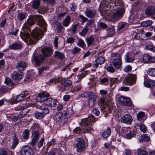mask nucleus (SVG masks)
Returning a JSON list of instances; mask_svg holds the SVG:
<instances>
[{
    "label": "nucleus",
    "mask_w": 155,
    "mask_h": 155,
    "mask_svg": "<svg viewBox=\"0 0 155 155\" xmlns=\"http://www.w3.org/2000/svg\"><path fill=\"white\" fill-rule=\"evenodd\" d=\"M46 26L41 16H29L23 26L24 31L21 35L25 38L30 44H34L37 40L43 37V30L46 31Z\"/></svg>",
    "instance_id": "nucleus-1"
},
{
    "label": "nucleus",
    "mask_w": 155,
    "mask_h": 155,
    "mask_svg": "<svg viewBox=\"0 0 155 155\" xmlns=\"http://www.w3.org/2000/svg\"><path fill=\"white\" fill-rule=\"evenodd\" d=\"M97 120V119H95L94 116L92 115H89L87 118L82 119L81 124L84 127L82 128L76 127L74 130V132L76 134L91 133L93 130L91 123L95 122Z\"/></svg>",
    "instance_id": "nucleus-2"
},
{
    "label": "nucleus",
    "mask_w": 155,
    "mask_h": 155,
    "mask_svg": "<svg viewBox=\"0 0 155 155\" xmlns=\"http://www.w3.org/2000/svg\"><path fill=\"white\" fill-rule=\"evenodd\" d=\"M57 100L51 98H48L45 103L40 105H37V108L41 109L45 114H48L49 112L48 107H54L56 106Z\"/></svg>",
    "instance_id": "nucleus-3"
},
{
    "label": "nucleus",
    "mask_w": 155,
    "mask_h": 155,
    "mask_svg": "<svg viewBox=\"0 0 155 155\" xmlns=\"http://www.w3.org/2000/svg\"><path fill=\"white\" fill-rule=\"evenodd\" d=\"M137 77L135 74H130L127 76L124 81L126 85H132L136 83Z\"/></svg>",
    "instance_id": "nucleus-4"
},
{
    "label": "nucleus",
    "mask_w": 155,
    "mask_h": 155,
    "mask_svg": "<svg viewBox=\"0 0 155 155\" xmlns=\"http://www.w3.org/2000/svg\"><path fill=\"white\" fill-rule=\"evenodd\" d=\"M124 12V9L122 7L121 8L117 10L113 15H109L108 17L111 20H118L122 17Z\"/></svg>",
    "instance_id": "nucleus-5"
},
{
    "label": "nucleus",
    "mask_w": 155,
    "mask_h": 155,
    "mask_svg": "<svg viewBox=\"0 0 155 155\" xmlns=\"http://www.w3.org/2000/svg\"><path fill=\"white\" fill-rule=\"evenodd\" d=\"M77 143L76 144L77 151L81 152L83 151L85 148L84 140L81 138H79L77 140Z\"/></svg>",
    "instance_id": "nucleus-6"
},
{
    "label": "nucleus",
    "mask_w": 155,
    "mask_h": 155,
    "mask_svg": "<svg viewBox=\"0 0 155 155\" xmlns=\"http://www.w3.org/2000/svg\"><path fill=\"white\" fill-rule=\"evenodd\" d=\"M20 153L21 155H33L32 149L27 145L22 147Z\"/></svg>",
    "instance_id": "nucleus-7"
},
{
    "label": "nucleus",
    "mask_w": 155,
    "mask_h": 155,
    "mask_svg": "<svg viewBox=\"0 0 155 155\" xmlns=\"http://www.w3.org/2000/svg\"><path fill=\"white\" fill-rule=\"evenodd\" d=\"M48 93L46 92H43L41 94H38L36 97L37 101L40 102H43L47 101L48 97H49Z\"/></svg>",
    "instance_id": "nucleus-8"
},
{
    "label": "nucleus",
    "mask_w": 155,
    "mask_h": 155,
    "mask_svg": "<svg viewBox=\"0 0 155 155\" xmlns=\"http://www.w3.org/2000/svg\"><path fill=\"white\" fill-rule=\"evenodd\" d=\"M119 102L120 104L124 106H130L132 104V103L130 99L124 96H121L120 97Z\"/></svg>",
    "instance_id": "nucleus-9"
},
{
    "label": "nucleus",
    "mask_w": 155,
    "mask_h": 155,
    "mask_svg": "<svg viewBox=\"0 0 155 155\" xmlns=\"http://www.w3.org/2000/svg\"><path fill=\"white\" fill-rule=\"evenodd\" d=\"M125 61L126 62L131 63L135 59L134 54L133 52H128L124 57Z\"/></svg>",
    "instance_id": "nucleus-10"
},
{
    "label": "nucleus",
    "mask_w": 155,
    "mask_h": 155,
    "mask_svg": "<svg viewBox=\"0 0 155 155\" xmlns=\"http://www.w3.org/2000/svg\"><path fill=\"white\" fill-rule=\"evenodd\" d=\"M61 82V85L60 86L61 89L62 90L64 91L66 90V87H69L72 84L71 81L70 80H63L62 78Z\"/></svg>",
    "instance_id": "nucleus-11"
},
{
    "label": "nucleus",
    "mask_w": 155,
    "mask_h": 155,
    "mask_svg": "<svg viewBox=\"0 0 155 155\" xmlns=\"http://www.w3.org/2000/svg\"><path fill=\"white\" fill-rule=\"evenodd\" d=\"M41 52L44 57H46L50 56L52 54L53 50L51 47L46 46L42 48Z\"/></svg>",
    "instance_id": "nucleus-12"
},
{
    "label": "nucleus",
    "mask_w": 155,
    "mask_h": 155,
    "mask_svg": "<svg viewBox=\"0 0 155 155\" xmlns=\"http://www.w3.org/2000/svg\"><path fill=\"white\" fill-rule=\"evenodd\" d=\"M133 119L129 114H125L121 117V121L127 124H131Z\"/></svg>",
    "instance_id": "nucleus-13"
},
{
    "label": "nucleus",
    "mask_w": 155,
    "mask_h": 155,
    "mask_svg": "<svg viewBox=\"0 0 155 155\" xmlns=\"http://www.w3.org/2000/svg\"><path fill=\"white\" fill-rule=\"evenodd\" d=\"M45 57L42 54H40L37 56H34L33 60L37 65H39L44 61Z\"/></svg>",
    "instance_id": "nucleus-14"
},
{
    "label": "nucleus",
    "mask_w": 155,
    "mask_h": 155,
    "mask_svg": "<svg viewBox=\"0 0 155 155\" xmlns=\"http://www.w3.org/2000/svg\"><path fill=\"white\" fill-rule=\"evenodd\" d=\"M97 10L96 9H86L85 12V15L89 18H94L96 15Z\"/></svg>",
    "instance_id": "nucleus-15"
},
{
    "label": "nucleus",
    "mask_w": 155,
    "mask_h": 155,
    "mask_svg": "<svg viewBox=\"0 0 155 155\" xmlns=\"http://www.w3.org/2000/svg\"><path fill=\"white\" fill-rule=\"evenodd\" d=\"M35 104L34 103H28L24 105L23 106H20L16 108V110H21L24 111V112H26V114L29 112V111L28 110H24L26 108L28 107H33L35 106Z\"/></svg>",
    "instance_id": "nucleus-16"
},
{
    "label": "nucleus",
    "mask_w": 155,
    "mask_h": 155,
    "mask_svg": "<svg viewBox=\"0 0 155 155\" xmlns=\"http://www.w3.org/2000/svg\"><path fill=\"white\" fill-rule=\"evenodd\" d=\"M39 136L38 131H35L32 133V141L30 143L32 145L34 146L37 143L39 140Z\"/></svg>",
    "instance_id": "nucleus-17"
},
{
    "label": "nucleus",
    "mask_w": 155,
    "mask_h": 155,
    "mask_svg": "<svg viewBox=\"0 0 155 155\" xmlns=\"http://www.w3.org/2000/svg\"><path fill=\"white\" fill-rule=\"evenodd\" d=\"M23 73L21 72H14L12 75V77L13 79L20 80L23 78Z\"/></svg>",
    "instance_id": "nucleus-18"
},
{
    "label": "nucleus",
    "mask_w": 155,
    "mask_h": 155,
    "mask_svg": "<svg viewBox=\"0 0 155 155\" xmlns=\"http://www.w3.org/2000/svg\"><path fill=\"white\" fill-rule=\"evenodd\" d=\"M144 84L146 87H150L154 86L155 83L151 79L145 78L144 79Z\"/></svg>",
    "instance_id": "nucleus-19"
},
{
    "label": "nucleus",
    "mask_w": 155,
    "mask_h": 155,
    "mask_svg": "<svg viewBox=\"0 0 155 155\" xmlns=\"http://www.w3.org/2000/svg\"><path fill=\"white\" fill-rule=\"evenodd\" d=\"M28 66V64L23 61L19 62L17 65L16 68L19 71H23Z\"/></svg>",
    "instance_id": "nucleus-20"
},
{
    "label": "nucleus",
    "mask_w": 155,
    "mask_h": 155,
    "mask_svg": "<svg viewBox=\"0 0 155 155\" xmlns=\"http://www.w3.org/2000/svg\"><path fill=\"white\" fill-rule=\"evenodd\" d=\"M143 60L145 63L154 62H155V58L152 57L147 54L144 55L143 57Z\"/></svg>",
    "instance_id": "nucleus-21"
},
{
    "label": "nucleus",
    "mask_w": 155,
    "mask_h": 155,
    "mask_svg": "<svg viewBox=\"0 0 155 155\" xmlns=\"http://www.w3.org/2000/svg\"><path fill=\"white\" fill-rule=\"evenodd\" d=\"M22 48L21 44L20 43H14L9 46L10 49L15 50L20 49Z\"/></svg>",
    "instance_id": "nucleus-22"
},
{
    "label": "nucleus",
    "mask_w": 155,
    "mask_h": 155,
    "mask_svg": "<svg viewBox=\"0 0 155 155\" xmlns=\"http://www.w3.org/2000/svg\"><path fill=\"white\" fill-rule=\"evenodd\" d=\"M145 14L148 15L155 14V7L152 6L148 7L145 10Z\"/></svg>",
    "instance_id": "nucleus-23"
},
{
    "label": "nucleus",
    "mask_w": 155,
    "mask_h": 155,
    "mask_svg": "<svg viewBox=\"0 0 155 155\" xmlns=\"http://www.w3.org/2000/svg\"><path fill=\"white\" fill-rule=\"evenodd\" d=\"M121 59L115 58L113 61L112 63L114 67L117 69L120 68L122 64Z\"/></svg>",
    "instance_id": "nucleus-24"
},
{
    "label": "nucleus",
    "mask_w": 155,
    "mask_h": 155,
    "mask_svg": "<svg viewBox=\"0 0 155 155\" xmlns=\"http://www.w3.org/2000/svg\"><path fill=\"white\" fill-rule=\"evenodd\" d=\"M19 142V140L14 135L12 140V144L10 146V148L12 149H14L18 145Z\"/></svg>",
    "instance_id": "nucleus-25"
},
{
    "label": "nucleus",
    "mask_w": 155,
    "mask_h": 155,
    "mask_svg": "<svg viewBox=\"0 0 155 155\" xmlns=\"http://www.w3.org/2000/svg\"><path fill=\"white\" fill-rule=\"evenodd\" d=\"M150 137L147 134L141 135L138 137V140L139 142L143 141H148L150 140Z\"/></svg>",
    "instance_id": "nucleus-26"
},
{
    "label": "nucleus",
    "mask_w": 155,
    "mask_h": 155,
    "mask_svg": "<svg viewBox=\"0 0 155 155\" xmlns=\"http://www.w3.org/2000/svg\"><path fill=\"white\" fill-rule=\"evenodd\" d=\"M86 42L88 47L91 45L93 44L94 41V38L92 36H91L86 39Z\"/></svg>",
    "instance_id": "nucleus-27"
},
{
    "label": "nucleus",
    "mask_w": 155,
    "mask_h": 155,
    "mask_svg": "<svg viewBox=\"0 0 155 155\" xmlns=\"http://www.w3.org/2000/svg\"><path fill=\"white\" fill-rule=\"evenodd\" d=\"M71 17L70 16H68L66 17L63 21V25L65 27L68 26L70 22Z\"/></svg>",
    "instance_id": "nucleus-28"
},
{
    "label": "nucleus",
    "mask_w": 155,
    "mask_h": 155,
    "mask_svg": "<svg viewBox=\"0 0 155 155\" xmlns=\"http://www.w3.org/2000/svg\"><path fill=\"white\" fill-rule=\"evenodd\" d=\"M30 131L28 129H25L23 131L22 137L24 139L28 140L29 138Z\"/></svg>",
    "instance_id": "nucleus-29"
},
{
    "label": "nucleus",
    "mask_w": 155,
    "mask_h": 155,
    "mask_svg": "<svg viewBox=\"0 0 155 155\" xmlns=\"http://www.w3.org/2000/svg\"><path fill=\"white\" fill-rule=\"evenodd\" d=\"M111 130L109 127H107V130L104 131L102 133V136L104 138L108 137L110 135Z\"/></svg>",
    "instance_id": "nucleus-30"
},
{
    "label": "nucleus",
    "mask_w": 155,
    "mask_h": 155,
    "mask_svg": "<svg viewBox=\"0 0 155 155\" xmlns=\"http://www.w3.org/2000/svg\"><path fill=\"white\" fill-rule=\"evenodd\" d=\"M74 112L72 108H69L67 111L64 113V115L68 118L70 117L73 114Z\"/></svg>",
    "instance_id": "nucleus-31"
},
{
    "label": "nucleus",
    "mask_w": 155,
    "mask_h": 155,
    "mask_svg": "<svg viewBox=\"0 0 155 155\" xmlns=\"http://www.w3.org/2000/svg\"><path fill=\"white\" fill-rule=\"evenodd\" d=\"M107 35L109 37H111L115 33L114 26L108 28L107 30Z\"/></svg>",
    "instance_id": "nucleus-32"
},
{
    "label": "nucleus",
    "mask_w": 155,
    "mask_h": 155,
    "mask_svg": "<svg viewBox=\"0 0 155 155\" xmlns=\"http://www.w3.org/2000/svg\"><path fill=\"white\" fill-rule=\"evenodd\" d=\"M136 135V132L132 130L129 132L126 135V137L128 139H131Z\"/></svg>",
    "instance_id": "nucleus-33"
},
{
    "label": "nucleus",
    "mask_w": 155,
    "mask_h": 155,
    "mask_svg": "<svg viewBox=\"0 0 155 155\" xmlns=\"http://www.w3.org/2000/svg\"><path fill=\"white\" fill-rule=\"evenodd\" d=\"M40 127L39 125L36 123H34L33 125L31 127L30 129L32 130V133H34L35 131H38V130H39Z\"/></svg>",
    "instance_id": "nucleus-34"
},
{
    "label": "nucleus",
    "mask_w": 155,
    "mask_h": 155,
    "mask_svg": "<svg viewBox=\"0 0 155 155\" xmlns=\"http://www.w3.org/2000/svg\"><path fill=\"white\" fill-rule=\"evenodd\" d=\"M40 1L39 0H34L32 3V7L34 9H37L40 5Z\"/></svg>",
    "instance_id": "nucleus-35"
},
{
    "label": "nucleus",
    "mask_w": 155,
    "mask_h": 155,
    "mask_svg": "<svg viewBox=\"0 0 155 155\" xmlns=\"http://www.w3.org/2000/svg\"><path fill=\"white\" fill-rule=\"evenodd\" d=\"M90 73L89 71H84V73H82L78 75V77L79 79V81H77L76 82L78 83L83 78H84L86 75Z\"/></svg>",
    "instance_id": "nucleus-36"
},
{
    "label": "nucleus",
    "mask_w": 155,
    "mask_h": 155,
    "mask_svg": "<svg viewBox=\"0 0 155 155\" xmlns=\"http://www.w3.org/2000/svg\"><path fill=\"white\" fill-rule=\"evenodd\" d=\"M148 75L153 77H155V68H150L147 71Z\"/></svg>",
    "instance_id": "nucleus-37"
},
{
    "label": "nucleus",
    "mask_w": 155,
    "mask_h": 155,
    "mask_svg": "<svg viewBox=\"0 0 155 155\" xmlns=\"http://www.w3.org/2000/svg\"><path fill=\"white\" fill-rule=\"evenodd\" d=\"M44 113H43H43L37 112L35 113V116L36 118L38 119H41L44 116Z\"/></svg>",
    "instance_id": "nucleus-38"
},
{
    "label": "nucleus",
    "mask_w": 155,
    "mask_h": 155,
    "mask_svg": "<svg viewBox=\"0 0 155 155\" xmlns=\"http://www.w3.org/2000/svg\"><path fill=\"white\" fill-rule=\"evenodd\" d=\"M5 83L7 85L10 86L12 87H14L15 85L13 81L10 78H6L5 81Z\"/></svg>",
    "instance_id": "nucleus-39"
},
{
    "label": "nucleus",
    "mask_w": 155,
    "mask_h": 155,
    "mask_svg": "<svg viewBox=\"0 0 155 155\" xmlns=\"http://www.w3.org/2000/svg\"><path fill=\"white\" fill-rule=\"evenodd\" d=\"M54 54L55 56L57 57L58 58L61 59V60L64 57L63 54L58 51H55L54 52Z\"/></svg>",
    "instance_id": "nucleus-40"
},
{
    "label": "nucleus",
    "mask_w": 155,
    "mask_h": 155,
    "mask_svg": "<svg viewBox=\"0 0 155 155\" xmlns=\"http://www.w3.org/2000/svg\"><path fill=\"white\" fill-rule=\"evenodd\" d=\"M105 62L104 58L102 57H100L95 61V63H98L99 64H102Z\"/></svg>",
    "instance_id": "nucleus-41"
},
{
    "label": "nucleus",
    "mask_w": 155,
    "mask_h": 155,
    "mask_svg": "<svg viewBox=\"0 0 155 155\" xmlns=\"http://www.w3.org/2000/svg\"><path fill=\"white\" fill-rule=\"evenodd\" d=\"M62 116V114L61 112L58 113L55 116L54 120L57 122H59L61 120Z\"/></svg>",
    "instance_id": "nucleus-42"
},
{
    "label": "nucleus",
    "mask_w": 155,
    "mask_h": 155,
    "mask_svg": "<svg viewBox=\"0 0 155 155\" xmlns=\"http://www.w3.org/2000/svg\"><path fill=\"white\" fill-rule=\"evenodd\" d=\"M78 25L77 24L72 25L70 29V31H71L72 34H74L75 33L77 30V27Z\"/></svg>",
    "instance_id": "nucleus-43"
},
{
    "label": "nucleus",
    "mask_w": 155,
    "mask_h": 155,
    "mask_svg": "<svg viewBox=\"0 0 155 155\" xmlns=\"http://www.w3.org/2000/svg\"><path fill=\"white\" fill-rule=\"evenodd\" d=\"M145 113L143 112H140L137 114V120H141L143 117L145 116Z\"/></svg>",
    "instance_id": "nucleus-44"
},
{
    "label": "nucleus",
    "mask_w": 155,
    "mask_h": 155,
    "mask_svg": "<svg viewBox=\"0 0 155 155\" xmlns=\"http://www.w3.org/2000/svg\"><path fill=\"white\" fill-rule=\"evenodd\" d=\"M88 30V28L87 27H86L84 28L79 33L80 35L82 36H84L87 32Z\"/></svg>",
    "instance_id": "nucleus-45"
},
{
    "label": "nucleus",
    "mask_w": 155,
    "mask_h": 155,
    "mask_svg": "<svg viewBox=\"0 0 155 155\" xmlns=\"http://www.w3.org/2000/svg\"><path fill=\"white\" fill-rule=\"evenodd\" d=\"M24 95L23 94H21L18 95L15 98L17 101L20 102L22 101L24 99Z\"/></svg>",
    "instance_id": "nucleus-46"
},
{
    "label": "nucleus",
    "mask_w": 155,
    "mask_h": 155,
    "mask_svg": "<svg viewBox=\"0 0 155 155\" xmlns=\"http://www.w3.org/2000/svg\"><path fill=\"white\" fill-rule=\"evenodd\" d=\"M152 22L151 21L148 20L143 21L142 22V25L143 27H147L150 26L152 24Z\"/></svg>",
    "instance_id": "nucleus-47"
},
{
    "label": "nucleus",
    "mask_w": 155,
    "mask_h": 155,
    "mask_svg": "<svg viewBox=\"0 0 155 155\" xmlns=\"http://www.w3.org/2000/svg\"><path fill=\"white\" fill-rule=\"evenodd\" d=\"M108 2H107L103 1V2L100 5V10L106 8H107L108 6V4L107 5Z\"/></svg>",
    "instance_id": "nucleus-48"
},
{
    "label": "nucleus",
    "mask_w": 155,
    "mask_h": 155,
    "mask_svg": "<svg viewBox=\"0 0 155 155\" xmlns=\"http://www.w3.org/2000/svg\"><path fill=\"white\" fill-rule=\"evenodd\" d=\"M95 21V19H91L90 20L87 21L86 27H91V26H94L95 24L94 22Z\"/></svg>",
    "instance_id": "nucleus-49"
},
{
    "label": "nucleus",
    "mask_w": 155,
    "mask_h": 155,
    "mask_svg": "<svg viewBox=\"0 0 155 155\" xmlns=\"http://www.w3.org/2000/svg\"><path fill=\"white\" fill-rule=\"evenodd\" d=\"M138 155H148V153L145 150L139 149L137 150Z\"/></svg>",
    "instance_id": "nucleus-50"
},
{
    "label": "nucleus",
    "mask_w": 155,
    "mask_h": 155,
    "mask_svg": "<svg viewBox=\"0 0 155 155\" xmlns=\"http://www.w3.org/2000/svg\"><path fill=\"white\" fill-rule=\"evenodd\" d=\"M61 80V78H52L49 81L51 83H53L54 84H56L57 83H60Z\"/></svg>",
    "instance_id": "nucleus-51"
},
{
    "label": "nucleus",
    "mask_w": 155,
    "mask_h": 155,
    "mask_svg": "<svg viewBox=\"0 0 155 155\" xmlns=\"http://www.w3.org/2000/svg\"><path fill=\"white\" fill-rule=\"evenodd\" d=\"M140 129L141 131L143 133H145L147 130V127L143 124H140L139 125Z\"/></svg>",
    "instance_id": "nucleus-52"
},
{
    "label": "nucleus",
    "mask_w": 155,
    "mask_h": 155,
    "mask_svg": "<svg viewBox=\"0 0 155 155\" xmlns=\"http://www.w3.org/2000/svg\"><path fill=\"white\" fill-rule=\"evenodd\" d=\"M88 98H89V100H92L96 101L97 96L94 93L90 92Z\"/></svg>",
    "instance_id": "nucleus-53"
},
{
    "label": "nucleus",
    "mask_w": 155,
    "mask_h": 155,
    "mask_svg": "<svg viewBox=\"0 0 155 155\" xmlns=\"http://www.w3.org/2000/svg\"><path fill=\"white\" fill-rule=\"evenodd\" d=\"M77 45L81 48H83L85 46V44L83 40L80 39L77 42Z\"/></svg>",
    "instance_id": "nucleus-54"
},
{
    "label": "nucleus",
    "mask_w": 155,
    "mask_h": 155,
    "mask_svg": "<svg viewBox=\"0 0 155 155\" xmlns=\"http://www.w3.org/2000/svg\"><path fill=\"white\" fill-rule=\"evenodd\" d=\"M82 87L81 85L79 84L78 85L76 86L74 88H72L71 89V91L72 92L74 93L75 92H76L79 91L81 90Z\"/></svg>",
    "instance_id": "nucleus-55"
},
{
    "label": "nucleus",
    "mask_w": 155,
    "mask_h": 155,
    "mask_svg": "<svg viewBox=\"0 0 155 155\" xmlns=\"http://www.w3.org/2000/svg\"><path fill=\"white\" fill-rule=\"evenodd\" d=\"M17 18L19 20L21 21L25 18V14L23 13H19Z\"/></svg>",
    "instance_id": "nucleus-56"
},
{
    "label": "nucleus",
    "mask_w": 155,
    "mask_h": 155,
    "mask_svg": "<svg viewBox=\"0 0 155 155\" xmlns=\"http://www.w3.org/2000/svg\"><path fill=\"white\" fill-rule=\"evenodd\" d=\"M63 27L61 25V23H59L57 25L56 31L58 33H60L63 29Z\"/></svg>",
    "instance_id": "nucleus-57"
},
{
    "label": "nucleus",
    "mask_w": 155,
    "mask_h": 155,
    "mask_svg": "<svg viewBox=\"0 0 155 155\" xmlns=\"http://www.w3.org/2000/svg\"><path fill=\"white\" fill-rule=\"evenodd\" d=\"M108 81V79L107 78H100V82L101 84H107Z\"/></svg>",
    "instance_id": "nucleus-58"
},
{
    "label": "nucleus",
    "mask_w": 155,
    "mask_h": 155,
    "mask_svg": "<svg viewBox=\"0 0 155 155\" xmlns=\"http://www.w3.org/2000/svg\"><path fill=\"white\" fill-rule=\"evenodd\" d=\"M81 50V49L80 48H79L77 47H75L73 49L71 50V52L72 54H74L79 52Z\"/></svg>",
    "instance_id": "nucleus-59"
},
{
    "label": "nucleus",
    "mask_w": 155,
    "mask_h": 155,
    "mask_svg": "<svg viewBox=\"0 0 155 155\" xmlns=\"http://www.w3.org/2000/svg\"><path fill=\"white\" fill-rule=\"evenodd\" d=\"M95 101L96 100L88 99V104L89 107H93L95 104Z\"/></svg>",
    "instance_id": "nucleus-60"
},
{
    "label": "nucleus",
    "mask_w": 155,
    "mask_h": 155,
    "mask_svg": "<svg viewBox=\"0 0 155 155\" xmlns=\"http://www.w3.org/2000/svg\"><path fill=\"white\" fill-rule=\"evenodd\" d=\"M111 56L112 57H116L118 58L121 59V55L117 53H113L111 54Z\"/></svg>",
    "instance_id": "nucleus-61"
},
{
    "label": "nucleus",
    "mask_w": 155,
    "mask_h": 155,
    "mask_svg": "<svg viewBox=\"0 0 155 155\" xmlns=\"http://www.w3.org/2000/svg\"><path fill=\"white\" fill-rule=\"evenodd\" d=\"M48 69V67H45L39 68L38 69L39 74L41 75L44 71Z\"/></svg>",
    "instance_id": "nucleus-62"
},
{
    "label": "nucleus",
    "mask_w": 155,
    "mask_h": 155,
    "mask_svg": "<svg viewBox=\"0 0 155 155\" xmlns=\"http://www.w3.org/2000/svg\"><path fill=\"white\" fill-rule=\"evenodd\" d=\"M74 41V38L73 37H69L67 38L66 42L72 44Z\"/></svg>",
    "instance_id": "nucleus-63"
},
{
    "label": "nucleus",
    "mask_w": 155,
    "mask_h": 155,
    "mask_svg": "<svg viewBox=\"0 0 155 155\" xmlns=\"http://www.w3.org/2000/svg\"><path fill=\"white\" fill-rule=\"evenodd\" d=\"M107 70L108 71L111 72H114L115 71L114 68L112 66L107 67Z\"/></svg>",
    "instance_id": "nucleus-64"
}]
</instances>
